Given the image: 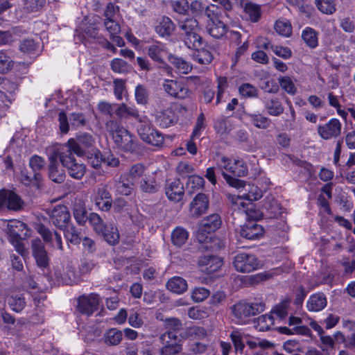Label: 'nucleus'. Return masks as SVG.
<instances>
[{"label":"nucleus","instance_id":"obj_1","mask_svg":"<svg viewBox=\"0 0 355 355\" xmlns=\"http://www.w3.org/2000/svg\"><path fill=\"white\" fill-rule=\"evenodd\" d=\"M216 168L230 186L236 189L246 187L243 181L235 178L243 177L248 174V167L243 160L219 156L216 159Z\"/></svg>","mask_w":355,"mask_h":355},{"label":"nucleus","instance_id":"obj_2","mask_svg":"<svg viewBox=\"0 0 355 355\" xmlns=\"http://www.w3.org/2000/svg\"><path fill=\"white\" fill-rule=\"evenodd\" d=\"M6 231L16 251L24 256L26 248L21 240L30 236V230L26 224L18 220H11L6 223Z\"/></svg>","mask_w":355,"mask_h":355},{"label":"nucleus","instance_id":"obj_3","mask_svg":"<svg viewBox=\"0 0 355 355\" xmlns=\"http://www.w3.org/2000/svg\"><path fill=\"white\" fill-rule=\"evenodd\" d=\"M145 170V167L141 164L132 166L127 173L121 176L117 191L122 195H130L133 185L144 175Z\"/></svg>","mask_w":355,"mask_h":355},{"label":"nucleus","instance_id":"obj_4","mask_svg":"<svg viewBox=\"0 0 355 355\" xmlns=\"http://www.w3.org/2000/svg\"><path fill=\"white\" fill-rule=\"evenodd\" d=\"M265 305L262 302L249 304L239 302L232 308V315L238 324L243 323L245 320L264 311Z\"/></svg>","mask_w":355,"mask_h":355},{"label":"nucleus","instance_id":"obj_5","mask_svg":"<svg viewBox=\"0 0 355 355\" xmlns=\"http://www.w3.org/2000/svg\"><path fill=\"white\" fill-rule=\"evenodd\" d=\"M162 87L168 96L174 98L183 100L191 98L192 95V92L182 81L164 79Z\"/></svg>","mask_w":355,"mask_h":355},{"label":"nucleus","instance_id":"obj_6","mask_svg":"<svg viewBox=\"0 0 355 355\" xmlns=\"http://www.w3.org/2000/svg\"><path fill=\"white\" fill-rule=\"evenodd\" d=\"M221 225L219 215L211 214L204 218L198 225L196 238L200 243H205L209 239L208 234L218 230Z\"/></svg>","mask_w":355,"mask_h":355},{"label":"nucleus","instance_id":"obj_7","mask_svg":"<svg viewBox=\"0 0 355 355\" xmlns=\"http://www.w3.org/2000/svg\"><path fill=\"white\" fill-rule=\"evenodd\" d=\"M228 198L234 206V209L243 212L248 218L253 220H258L262 218L263 214L254 209L252 202L244 201L242 196L230 195Z\"/></svg>","mask_w":355,"mask_h":355},{"label":"nucleus","instance_id":"obj_8","mask_svg":"<svg viewBox=\"0 0 355 355\" xmlns=\"http://www.w3.org/2000/svg\"><path fill=\"white\" fill-rule=\"evenodd\" d=\"M233 264L239 272H250L259 268V261L252 254L239 253L235 256Z\"/></svg>","mask_w":355,"mask_h":355},{"label":"nucleus","instance_id":"obj_9","mask_svg":"<svg viewBox=\"0 0 355 355\" xmlns=\"http://www.w3.org/2000/svg\"><path fill=\"white\" fill-rule=\"evenodd\" d=\"M163 347L160 349L161 355H175L182 350L180 339L174 331H168L160 336Z\"/></svg>","mask_w":355,"mask_h":355},{"label":"nucleus","instance_id":"obj_10","mask_svg":"<svg viewBox=\"0 0 355 355\" xmlns=\"http://www.w3.org/2000/svg\"><path fill=\"white\" fill-rule=\"evenodd\" d=\"M342 124L336 118L329 119L324 124H320L317 128L318 135L324 140H330L340 136L341 133Z\"/></svg>","mask_w":355,"mask_h":355},{"label":"nucleus","instance_id":"obj_11","mask_svg":"<svg viewBox=\"0 0 355 355\" xmlns=\"http://www.w3.org/2000/svg\"><path fill=\"white\" fill-rule=\"evenodd\" d=\"M69 156V153L67 156L65 155H61L59 159L63 167L67 169L69 175L71 178L80 180L85 173V166L83 163L77 162L76 159H71Z\"/></svg>","mask_w":355,"mask_h":355},{"label":"nucleus","instance_id":"obj_12","mask_svg":"<svg viewBox=\"0 0 355 355\" xmlns=\"http://www.w3.org/2000/svg\"><path fill=\"white\" fill-rule=\"evenodd\" d=\"M53 224L58 228L62 230L68 225L70 220V214L66 206L57 205L49 213Z\"/></svg>","mask_w":355,"mask_h":355},{"label":"nucleus","instance_id":"obj_13","mask_svg":"<svg viewBox=\"0 0 355 355\" xmlns=\"http://www.w3.org/2000/svg\"><path fill=\"white\" fill-rule=\"evenodd\" d=\"M98 303V296L96 294L83 295L78 298V309L82 314L89 316L97 309Z\"/></svg>","mask_w":355,"mask_h":355},{"label":"nucleus","instance_id":"obj_14","mask_svg":"<svg viewBox=\"0 0 355 355\" xmlns=\"http://www.w3.org/2000/svg\"><path fill=\"white\" fill-rule=\"evenodd\" d=\"M209 199L205 193H198L191 202L189 205V214L197 218L205 214L209 208Z\"/></svg>","mask_w":355,"mask_h":355},{"label":"nucleus","instance_id":"obj_15","mask_svg":"<svg viewBox=\"0 0 355 355\" xmlns=\"http://www.w3.org/2000/svg\"><path fill=\"white\" fill-rule=\"evenodd\" d=\"M33 255L35 259L37 265L41 268L49 266V259L45 250L44 245L40 239H34L32 241Z\"/></svg>","mask_w":355,"mask_h":355},{"label":"nucleus","instance_id":"obj_16","mask_svg":"<svg viewBox=\"0 0 355 355\" xmlns=\"http://www.w3.org/2000/svg\"><path fill=\"white\" fill-rule=\"evenodd\" d=\"M155 116L156 123L162 128H166L172 126L176 122L175 114L171 107H167L160 111H156Z\"/></svg>","mask_w":355,"mask_h":355},{"label":"nucleus","instance_id":"obj_17","mask_svg":"<svg viewBox=\"0 0 355 355\" xmlns=\"http://www.w3.org/2000/svg\"><path fill=\"white\" fill-rule=\"evenodd\" d=\"M112 139L117 147L124 150H130L132 148V136L123 128H120L116 130L114 133H112Z\"/></svg>","mask_w":355,"mask_h":355},{"label":"nucleus","instance_id":"obj_18","mask_svg":"<svg viewBox=\"0 0 355 355\" xmlns=\"http://www.w3.org/2000/svg\"><path fill=\"white\" fill-rule=\"evenodd\" d=\"M165 191L170 200L179 202L184 195V187L180 180L174 179L167 182Z\"/></svg>","mask_w":355,"mask_h":355},{"label":"nucleus","instance_id":"obj_19","mask_svg":"<svg viewBox=\"0 0 355 355\" xmlns=\"http://www.w3.org/2000/svg\"><path fill=\"white\" fill-rule=\"evenodd\" d=\"M58 155L56 154H53L49 157V176L53 182L61 183L64 180L65 173L58 162Z\"/></svg>","mask_w":355,"mask_h":355},{"label":"nucleus","instance_id":"obj_20","mask_svg":"<svg viewBox=\"0 0 355 355\" xmlns=\"http://www.w3.org/2000/svg\"><path fill=\"white\" fill-rule=\"evenodd\" d=\"M239 233L243 238L248 240H255L263 235V229L262 226L255 222H249L241 227Z\"/></svg>","mask_w":355,"mask_h":355},{"label":"nucleus","instance_id":"obj_21","mask_svg":"<svg viewBox=\"0 0 355 355\" xmlns=\"http://www.w3.org/2000/svg\"><path fill=\"white\" fill-rule=\"evenodd\" d=\"M148 56L159 63L164 62V58L168 55V50L165 44L155 41L147 49Z\"/></svg>","mask_w":355,"mask_h":355},{"label":"nucleus","instance_id":"obj_22","mask_svg":"<svg viewBox=\"0 0 355 355\" xmlns=\"http://www.w3.org/2000/svg\"><path fill=\"white\" fill-rule=\"evenodd\" d=\"M89 219L95 232L110 244L111 243V234L109 227L105 225L98 215L96 214H91Z\"/></svg>","mask_w":355,"mask_h":355},{"label":"nucleus","instance_id":"obj_23","mask_svg":"<svg viewBox=\"0 0 355 355\" xmlns=\"http://www.w3.org/2000/svg\"><path fill=\"white\" fill-rule=\"evenodd\" d=\"M85 153V148L78 141V140L74 139H70L68 140L66 145L62 147L61 151L58 153V157L61 155H67L69 153V156L71 159H75L73 153L76 154L78 156H83Z\"/></svg>","mask_w":355,"mask_h":355},{"label":"nucleus","instance_id":"obj_24","mask_svg":"<svg viewBox=\"0 0 355 355\" xmlns=\"http://www.w3.org/2000/svg\"><path fill=\"white\" fill-rule=\"evenodd\" d=\"M1 88L4 92L0 91V101L4 107H8L13 99L12 94L17 89L16 83L5 80L2 83Z\"/></svg>","mask_w":355,"mask_h":355},{"label":"nucleus","instance_id":"obj_25","mask_svg":"<svg viewBox=\"0 0 355 355\" xmlns=\"http://www.w3.org/2000/svg\"><path fill=\"white\" fill-rule=\"evenodd\" d=\"M327 304V300L323 293L313 294L309 298L306 307L309 311L318 312L324 309Z\"/></svg>","mask_w":355,"mask_h":355},{"label":"nucleus","instance_id":"obj_26","mask_svg":"<svg viewBox=\"0 0 355 355\" xmlns=\"http://www.w3.org/2000/svg\"><path fill=\"white\" fill-rule=\"evenodd\" d=\"M206 29L211 37L216 39L223 37L227 31L226 25L218 19L208 21Z\"/></svg>","mask_w":355,"mask_h":355},{"label":"nucleus","instance_id":"obj_27","mask_svg":"<svg viewBox=\"0 0 355 355\" xmlns=\"http://www.w3.org/2000/svg\"><path fill=\"white\" fill-rule=\"evenodd\" d=\"M96 206L102 211H109L111 208V198L107 187H103L98 189L95 198Z\"/></svg>","mask_w":355,"mask_h":355},{"label":"nucleus","instance_id":"obj_28","mask_svg":"<svg viewBox=\"0 0 355 355\" xmlns=\"http://www.w3.org/2000/svg\"><path fill=\"white\" fill-rule=\"evenodd\" d=\"M114 114L121 119L132 117L137 120L140 116L139 111L136 107L127 106L124 103L115 105Z\"/></svg>","mask_w":355,"mask_h":355},{"label":"nucleus","instance_id":"obj_29","mask_svg":"<svg viewBox=\"0 0 355 355\" xmlns=\"http://www.w3.org/2000/svg\"><path fill=\"white\" fill-rule=\"evenodd\" d=\"M245 119L256 128L259 129H267L270 125V119L261 113H246Z\"/></svg>","mask_w":355,"mask_h":355},{"label":"nucleus","instance_id":"obj_30","mask_svg":"<svg viewBox=\"0 0 355 355\" xmlns=\"http://www.w3.org/2000/svg\"><path fill=\"white\" fill-rule=\"evenodd\" d=\"M167 288L176 294L184 293L188 288L187 281L181 277L175 276L171 277L166 283Z\"/></svg>","mask_w":355,"mask_h":355},{"label":"nucleus","instance_id":"obj_31","mask_svg":"<svg viewBox=\"0 0 355 355\" xmlns=\"http://www.w3.org/2000/svg\"><path fill=\"white\" fill-rule=\"evenodd\" d=\"M175 30L172 20L167 17H162L155 26V32L161 37L169 36Z\"/></svg>","mask_w":355,"mask_h":355},{"label":"nucleus","instance_id":"obj_32","mask_svg":"<svg viewBox=\"0 0 355 355\" xmlns=\"http://www.w3.org/2000/svg\"><path fill=\"white\" fill-rule=\"evenodd\" d=\"M45 165V159L39 155H35L29 159V166L34 172V178L38 182L42 179V175L39 171L43 169Z\"/></svg>","mask_w":355,"mask_h":355},{"label":"nucleus","instance_id":"obj_33","mask_svg":"<svg viewBox=\"0 0 355 355\" xmlns=\"http://www.w3.org/2000/svg\"><path fill=\"white\" fill-rule=\"evenodd\" d=\"M191 56L194 61L201 64H209L214 58L211 51L207 49L197 48L193 50Z\"/></svg>","mask_w":355,"mask_h":355},{"label":"nucleus","instance_id":"obj_34","mask_svg":"<svg viewBox=\"0 0 355 355\" xmlns=\"http://www.w3.org/2000/svg\"><path fill=\"white\" fill-rule=\"evenodd\" d=\"M189 238V232L182 227H175L171 233V242L177 246L183 245Z\"/></svg>","mask_w":355,"mask_h":355},{"label":"nucleus","instance_id":"obj_35","mask_svg":"<svg viewBox=\"0 0 355 355\" xmlns=\"http://www.w3.org/2000/svg\"><path fill=\"white\" fill-rule=\"evenodd\" d=\"M137 121L139 122V125L137 128V132L141 139H146L148 138V135H150L153 131L156 130L152 127L147 116L140 115Z\"/></svg>","mask_w":355,"mask_h":355},{"label":"nucleus","instance_id":"obj_36","mask_svg":"<svg viewBox=\"0 0 355 355\" xmlns=\"http://www.w3.org/2000/svg\"><path fill=\"white\" fill-rule=\"evenodd\" d=\"M302 38L305 44L311 49H315L318 45V33L311 28L306 27L303 30Z\"/></svg>","mask_w":355,"mask_h":355},{"label":"nucleus","instance_id":"obj_37","mask_svg":"<svg viewBox=\"0 0 355 355\" xmlns=\"http://www.w3.org/2000/svg\"><path fill=\"white\" fill-rule=\"evenodd\" d=\"M245 191L241 195H236V196H242L245 202H252L256 201L262 197V191L255 185L248 184Z\"/></svg>","mask_w":355,"mask_h":355},{"label":"nucleus","instance_id":"obj_38","mask_svg":"<svg viewBox=\"0 0 355 355\" xmlns=\"http://www.w3.org/2000/svg\"><path fill=\"white\" fill-rule=\"evenodd\" d=\"M265 108L268 114L277 116L284 112V107L282 103L277 98H272L264 103Z\"/></svg>","mask_w":355,"mask_h":355},{"label":"nucleus","instance_id":"obj_39","mask_svg":"<svg viewBox=\"0 0 355 355\" xmlns=\"http://www.w3.org/2000/svg\"><path fill=\"white\" fill-rule=\"evenodd\" d=\"M275 322L272 314H265L257 318L256 328L260 331H266L273 326Z\"/></svg>","mask_w":355,"mask_h":355},{"label":"nucleus","instance_id":"obj_40","mask_svg":"<svg viewBox=\"0 0 355 355\" xmlns=\"http://www.w3.org/2000/svg\"><path fill=\"white\" fill-rule=\"evenodd\" d=\"M200 264L207 265V270L209 272L218 270L223 265V261L217 257H205L200 261Z\"/></svg>","mask_w":355,"mask_h":355},{"label":"nucleus","instance_id":"obj_41","mask_svg":"<svg viewBox=\"0 0 355 355\" xmlns=\"http://www.w3.org/2000/svg\"><path fill=\"white\" fill-rule=\"evenodd\" d=\"M170 62L176 68L180 73L187 74L192 69L191 65L188 62L182 59L181 58L170 56Z\"/></svg>","mask_w":355,"mask_h":355},{"label":"nucleus","instance_id":"obj_42","mask_svg":"<svg viewBox=\"0 0 355 355\" xmlns=\"http://www.w3.org/2000/svg\"><path fill=\"white\" fill-rule=\"evenodd\" d=\"M170 6L173 12L180 15H187L189 11L187 0H170Z\"/></svg>","mask_w":355,"mask_h":355},{"label":"nucleus","instance_id":"obj_43","mask_svg":"<svg viewBox=\"0 0 355 355\" xmlns=\"http://www.w3.org/2000/svg\"><path fill=\"white\" fill-rule=\"evenodd\" d=\"M278 83L281 88L288 94L293 96L297 93V87L290 76H280L278 78Z\"/></svg>","mask_w":355,"mask_h":355},{"label":"nucleus","instance_id":"obj_44","mask_svg":"<svg viewBox=\"0 0 355 355\" xmlns=\"http://www.w3.org/2000/svg\"><path fill=\"white\" fill-rule=\"evenodd\" d=\"M184 42L189 49L195 50L201 46L202 38L198 34V32H192L185 34Z\"/></svg>","mask_w":355,"mask_h":355},{"label":"nucleus","instance_id":"obj_45","mask_svg":"<svg viewBox=\"0 0 355 355\" xmlns=\"http://www.w3.org/2000/svg\"><path fill=\"white\" fill-rule=\"evenodd\" d=\"M244 11L252 22H257L261 17L260 6L252 2L245 4Z\"/></svg>","mask_w":355,"mask_h":355},{"label":"nucleus","instance_id":"obj_46","mask_svg":"<svg viewBox=\"0 0 355 355\" xmlns=\"http://www.w3.org/2000/svg\"><path fill=\"white\" fill-rule=\"evenodd\" d=\"M205 180L202 177L193 175H189L186 187L190 193H193L204 187Z\"/></svg>","mask_w":355,"mask_h":355},{"label":"nucleus","instance_id":"obj_47","mask_svg":"<svg viewBox=\"0 0 355 355\" xmlns=\"http://www.w3.org/2000/svg\"><path fill=\"white\" fill-rule=\"evenodd\" d=\"M276 32L284 37H289L292 33L291 23L286 19H279L275 24Z\"/></svg>","mask_w":355,"mask_h":355},{"label":"nucleus","instance_id":"obj_48","mask_svg":"<svg viewBox=\"0 0 355 355\" xmlns=\"http://www.w3.org/2000/svg\"><path fill=\"white\" fill-rule=\"evenodd\" d=\"M318 10L326 15H332L336 10L334 0H315Z\"/></svg>","mask_w":355,"mask_h":355},{"label":"nucleus","instance_id":"obj_49","mask_svg":"<svg viewBox=\"0 0 355 355\" xmlns=\"http://www.w3.org/2000/svg\"><path fill=\"white\" fill-rule=\"evenodd\" d=\"M239 92L244 98H257L259 94L258 89L250 83H243L239 87Z\"/></svg>","mask_w":355,"mask_h":355},{"label":"nucleus","instance_id":"obj_50","mask_svg":"<svg viewBox=\"0 0 355 355\" xmlns=\"http://www.w3.org/2000/svg\"><path fill=\"white\" fill-rule=\"evenodd\" d=\"M135 101L139 105H146L148 101V92L144 85H138L135 89Z\"/></svg>","mask_w":355,"mask_h":355},{"label":"nucleus","instance_id":"obj_51","mask_svg":"<svg viewBox=\"0 0 355 355\" xmlns=\"http://www.w3.org/2000/svg\"><path fill=\"white\" fill-rule=\"evenodd\" d=\"M10 308L15 312H20L26 305L24 297L21 295H12L8 300Z\"/></svg>","mask_w":355,"mask_h":355},{"label":"nucleus","instance_id":"obj_52","mask_svg":"<svg viewBox=\"0 0 355 355\" xmlns=\"http://www.w3.org/2000/svg\"><path fill=\"white\" fill-rule=\"evenodd\" d=\"M45 4L46 0H23V8L29 12L40 11Z\"/></svg>","mask_w":355,"mask_h":355},{"label":"nucleus","instance_id":"obj_53","mask_svg":"<svg viewBox=\"0 0 355 355\" xmlns=\"http://www.w3.org/2000/svg\"><path fill=\"white\" fill-rule=\"evenodd\" d=\"M22 201L14 192L8 191L6 207L9 209L18 210L21 207Z\"/></svg>","mask_w":355,"mask_h":355},{"label":"nucleus","instance_id":"obj_54","mask_svg":"<svg viewBox=\"0 0 355 355\" xmlns=\"http://www.w3.org/2000/svg\"><path fill=\"white\" fill-rule=\"evenodd\" d=\"M64 230L65 239L73 244H78L80 242L79 232L73 225H67Z\"/></svg>","mask_w":355,"mask_h":355},{"label":"nucleus","instance_id":"obj_55","mask_svg":"<svg viewBox=\"0 0 355 355\" xmlns=\"http://www.w3.org/2000/svg\"><path fill=\"white\" fill-rule=\"evenodd\" d=\"M180 28L184 31V34L198 32V22L194 18L187 19L180 24Z\"/></svg>","mask_w":355,"mask_h":355},{"label":"nucleus","instance_id":"obj_56","mask_svg":"<svg viewBox=\"0 0 355 355\" xmlns=\"http://www.w3.org/2000/svg\"><path fill=\"white\" fill-rule=\"evenodd\" d=\"M140 188L144 192L154 193L157 190V185L154 178L151 176H146L140 182Z\"/></svg>","mask_w":355,"mask_h":355},{"label":"nucleus","instance_id":"obj_57","mask_svg":"<svg viewBox=\"0 0 355 355\" xmlns=\"http://www.w3.org/2000/svg\"><path fill=\"white\" fill-rule=\"evenodd\" d=\"M14 66L10 58L3 51H0V73H3L10 71Z\"/></svg>","mask_w":355,"mask_h":355},{"label":"nucleus","instance_id":"obj_58","mask_svg":"<svg viewBox=\"0 0 355 355\" xmlns=\"http://www.w3.org/2000/svg\"><path fill=\"white\" fill-rule=\"evenodd\" d=\"M37 49V44L33 39H26L21 42L19 50L27 54L34 53Z\"/></svg>","mask_w":355,"mask_h":355},{"label":"nucleus","instance_id":"obj_59","mask_svg":"<svg viewBox=\"0 0 355 355\" xmlns=\"http://www.w3.org/2000/svg\"><path fill=\"white\" fill-rule=\"evenodd\" d=\"M188 316L193 320H202L207 318L208 313L206 309L194 306L189 309Z\"/></svg>","mask_w":355,"mask_h":355},{"label":"nucleus","instance_id":"obj_60","mask_svg":"<svg viewBox=\"0 0 355 355\" xmlns=\"http://www.w3.org/2000/svg\"><path fill=\"white\" fill-rule=\"evenodd\" d=\"M114 95L118 100H121L127 95L125 81L122 79H114Z\"/></svg>","mask_w":355,"mask_h":355},{"label":"nucleus","instance_id":"obj_61","mask_svg":"<svg viewBox=\"0 0 355 355\" xmlns=\"http://www.w3.org/2000/svg\"><path fill=\"white\" fill-rule=\"evenodd\" d=\"M176 171L180 176L187 177L194 171V167L188 162H180L176 167Z\"/></svg>","mask_w":355,"mask_h":355},{"label":"nucleus","instance_id":"obj_62","mask_svg":"<svg viewBox=\"0 0 355 355\" xmlns=\"http://www.w3.org/2000/svg\"><path fill=\"white\" fill-rule=\"evenodd\" d=\"M209 291L204 287L196 288L192 291L191 298L194 302H200L209 295Z\"/></svg>","mask_w":355,"mask_h":355},{"label":"nucleus","instance_id":"obj_63","mask_svg":"<svg viewBox=\"0 0 355 355\" xmlns=\"http://www.w3.org/2000/svg\"><path fill=\"white\" fill-rule=\"evenodd\" d=\"M142 140L146 143L155 146H159L164 143V137L157 130L153 131L150 135H148V138L146 139Z\"/></svg>","mask_w":355,"mask_h":355},{"label":"nucleus","instance_id":"obj_64","mask_svg":"<svg viewBox=\"0 0 355 355\" xmlns=\"http://www.w3.org/2000/svg\"><path fill=\"white\" fill-rule=\"evenodd\" d=\"M205 8V4L200 0H193L189 4V10L195 17L202 16Z\"/></svg>","mask_w":355,"mask_h":355}]
</instances>
